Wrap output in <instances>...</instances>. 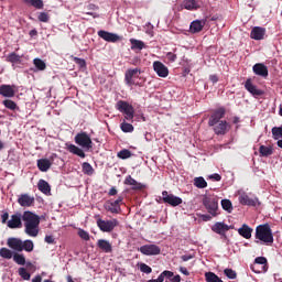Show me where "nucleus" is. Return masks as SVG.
Here are the masks:
<instances>
[{"mask_svg":"<svg viewBox=\"0 0 282 282\" xmlns=\"http://www.w3.org/2000/svg\"><path fill=\"white\" fill-rule=\"evenodd\" d=\"M120 129L123 133H133V124L128 123L127 121H123L120 124Z\"/></svg>","mask_w":282,"mask_h":282,"instance_id":"obj_44","label":"nucleus"},{"mask_svg":"<svg viewBox=\"0 0 282 282\" xmlns=\"http://www.w3.org/2000/svg\"><path fill=\"white\" fill-rule=\"evenodd\" d=\"M23 215L21 213H15L8 220L7 226L11 230H17V228H23Z\"/></svg>","mask_w":282,"mask_h":282,"instance_id":"obj_11","label":"nucleus"},{"mask_svg":"<svg viewBox=\"0 0 282 282\" xmlns=\"http://www.w3.org/2000/svg\"><path fill=\"white\" fill-rule=\"evenodd\" d=\"M44 241L46 243H54V236H50V235L45 236Z\"/></svg>","mask_w":282,"mask_h":282,"instance_id":"obj_59","label":"nucleus"},{"mask_svg":"<svg viewBox=\"0 0 282 282\" xmlns=\"http://www.w3.org/2000/svg\"><path fill=\"white\" fill-rule=\"evenodd\" d=\"M17 86L14 85H1L0 86V96L3 98H14V89Z\"/></svg>","mask_w":282,"mask_h":282,"instance_id":"obj_18","label":"nucleus"},{"mask_svg":"<svg viewBox=\"0 0 282 282\" xmlns=\"http://www.w3.org/2000/svg\"><path fill=\"white\" fill-rule=\"evenodd\" d=\"M22 250H25V252H32L34 250V242L32 240L22 241Z\"/></svg>","mask_w":282,"mask_h":282,"instance_id":"obj_42","label":"nucleus"},{"mask_svg":"<svg viewBox=\"0 0 282 282\" xmlns=\"http://www.w3.org/2000/svg\"><path fill=\"white\" fill-rule=\"evenodd\" d=\"M33 64L39 69V72H45L47 69V65L43 62V59L36 57L33 59Z\"/></svg>","mask_w":282,"mask_h":282,"instance_id":"obj_39","label":"nucleus"},{"mask_svg":"<svg viewBox=\"0 0 282 282\" xmlns=\"http://www.w3.org/2000/svg\"><path fill=\"white\" fill-rule=\"evenodd\" d=\"M172 275H164L165 282H182V276L180 274L174 275L172 271H170Z\"/></svg>","mask_w":282,"mask_h":282,"instance_id":"obj_45","label":"nucleus"},{"mask_svg":"<svg viewBox=\"0 0 282 282\" xmlns=\"http://www.w3.org/2000/svg\"><path fill=\"white\" fill-rule=\"evenodd\" d=\"M130 43H131V50H144L145 47L144 42L140 40L130 39Z\"/></svg>","mask_w":282,"mask_h":282,"instance_id":"obj_38","label":"nucleus"},{"mask_svg":"<svg viewBox=\"0 0 282 282\" xmlns=\"http://www.w3.org/2000/svg\"><path fill=\"white\" fill-rule=\"evenodd\" d=\"M203 221H210L213 219V215L204 214L200 216Z\"/></svg>","mask_w":282,"mask_h":282,"instance_id":"obj_60","label":"nucleus"},{"mask_svg":"<svg viewBox=\"0 0 282 282\" xmlns=\"http://www.w3.org/2000/svg\"><path fill=\"white\" fill-rule=\"evenodd\" d=\"M245 89H247V91H249V94H251L252 96H263L264 91L257 88V86H254V84H252V79H247L245 83Z\"/></svg>","mask_w":282,"mask_h":282,"instance_id":"obj_17","label":"nucleus"},{"mask_svg":"<svg viewBox=\"0 0 282 282\" xmlns=\"http://www.w3.org/2000/svg\"><path fill=\"white\" fill-rule=\"evenodd\" d=\"M250 37L253 39V41H263L265 37V28L254 26L251 30Z\"/></svg>","mask_w":282,"mask_h":282,"instance_id":"obj_21","label":"nucleus"},{"mask_svg":"<svg viewBox=\"0 0 282 282\" xmlns=\"http://www.w3.org/2000/svg\"><path fill=\"white\" fill-rule=\"evenodd\" d=\"M7 245L15 252H23V240L19 238H9Z\"/></svg>","mask_w":282,"mask_h":282,"instance_id":"obj_20","label":"nucleus"},{"mask_svg":"<svg viewBox=\"0 0 282 282\" xmlns=\"http://www.w3.org/2000/svg\"><path fill=\"white\" fill-rule=\"evenodd\" d=\"M6 61L7 63H12V64L21 63V56L15 52H12L6 57Z\"/></svg>","mask_w":282,"mask_h":282,"instance_id":"obj_36","label":"nucleus"},{"mask_svg":"<svg viewBox=\"0 0 282 282\" xmlns=\"http://www.w3.org/2000/svg\"><path fill=\"white\" fill-rule=\"evenodd\" d=\"M0 257H2V259H12V251L8 248H1Z\"/></svg>","mask_w":282,"mask_h":282,"instance_id":"obj_50","label":"nucleus"},{"mask_svg":"<svg viewBox=\"0 0 282 282\" xmlns=\"http://www.w3.org/2000/svg\"><path fill=\"white\" fill-rule=\"evenodd\" d=\"M256 243L261 241L264 246H272L274 243V235L272 234V228L270 224H263L256 227Z\"/></svg>","mask_w":282,"mask_h":282,"instance_id":"obj_2","label":"nucleus"},{"mask_svg":"<svg viewBox=\"0 0 282 282\" xmlns=\"http://www.w3.org/2000/svg\"><path fill=\"white\" fill-rule=\"evenodd\" d=\"M226 116V108H218L214 113L210 116L208 120L209 127H215V124H219L221 118Z\"/></svg>","mask_w":282,"mask_h":282,"instance_id":"obj_13","label":"nucleus"},{"mask_svg":"<svg viewBox=\"0 0 282 282\" xmlns=\"http://www.w3.org/2000/svg\"><path fill=\"white\" fill-rule=\"evenodd\" d=\"M43 278L41 275H36L35 278L32 279V282H42Z\"/></svg>","mask_w":282,"mask_h":282,"instance_id":"obj_64","label":"nucleus"},{"mask_svg":"<svg viewBox=\"0 0 282 282\" xmlns=\"http://www.w3.org/2000/svg\"><path fill=\"white\" fill-rule=\"evenodd\" d=\"M228 132V121H220L216 127H214V133L216 135H226Z\"/></svg>","mask_w":282,"mask_h":282,"instance_id":"obj_29","label":"nucleus"},{"mask_svg":"<svg viewBox=\"0 0 282 282\" xmlns=\"http://www.w3.org/2000/svg\"><path fill=\"white\" fill-rule=\"evenodd\" d=\"M74 63L80 67V69L87 67V62L79 57H73Z\"/></svg>","mask_w":282,"mask_h":282,"instance_id":"obj_52","label":"nucleus"},{"mask_svg":"<svg viewBox=\"0 0 282 282\" xmlns=\"http://www.w3.org/2000/svg\"><path fill=\"white\" fill-rule=\"evenodd\" d=\"M208 180H213L214 182H221V175H219L218 173H214L208 176Z\"/></svg>","mask_w":282,"mask_h":282,"instance_id":"obj_57","label":"nucleus"},{"mask_svg":"<svg viewBox=\"0 0 282 282\" xmlns=\"http://www.w3.org/2000/svg\"><path fill=\"white\" fill-rule=\"evenodd\" d=\"M140 271L144 274H151V272H153V269H151V267H149L147 263H141Z\"/></svg>","mask_w":282,"mask_h":282,"instance_id":"obj_53","label":"nucleus"},{"mask_svg":"<svg viewBox=\"0 0 282 282\" xmlns=\"http://www.w3.org/2000/svg\"><path fill=\"white\" fill-rule=\"evenodd\" d=\"M19 272V276H21V279H23L24 281H30V272H28V269L26 268H20L18 270Z\"/></svg>","mask_w":282,"mask_h":282,"instance_id":"obj_48","label":"nucleus"},{"mask_svg":"<svg viewBox=\"0 0 282 282\" xmlns=\"http://www.w3.org/2000/svg\"><path fill=\"white\" fill-rule=\"evenodd\" d=\"M78 236L80 237V239H83L84 241H89V232H87L84 229H79L78 230Z\"/></svg>","mask_w":282,"mask_h":282,"instance_id":"obj_54","label":"nucleus"},{"mask_svg":"<svg viewBox=\"0 0 282 282\" xmlns=\"http://www.w3.org/2000/svg\"><path fill=\"white\" fill-rule=\"evenodd\" d=\"M224 274L227 276V279H231V280L237 279V272L232 269H225Z\"/></svg>","mask_w":282,"mask_h":282,"instance_id":"obj_51","label":"nucleus"},{"mask_svg":"<svg viewBox=\"0 0 282 282\" xmlns=\"http://www.w3.org/2000/svg\"><path fill=\"white\" fill-rule=\"evenodd\" d=\"M97 247L102 250V252L109 253L113 252V247L111 246V242L105 239H99L97 241Z\"/></svg>","mask_w":282,"mask_h":282,"instance_id":"obj_30","label":"nucleus"},{"mask_svg":"<svg viewBox=\"0 0 282 282\" xmlns=\"http://www.w3.org/2000/svg\"><path fill=\"white\" fill-rule=\"evenodd\" d=\"M230 226L226 225L225 223H216L213 227L212 230L213 232H216V235H226L228 230H230Z\"/></svg>","mask_w":282,"mask_h":282,"instance_id":"obj_24","label":"nucleus"},{"mask_svg":"<svg viewBox=\"0 0 282 282\" xmlns=\"http://www.w3.org/2000/svg\"><path fill=\"white\" fill-rule=\"evenodd\" d=\"M39 21L42 23H47L50 21V15L46 12H41L37 17Z\"/></svg>","mask_w":282,"mask_h":282,"instance_id":"obj_55","label":"nucleus"},{"mask_svg":"<svg viewBox=\"0 0 282 282\" xmlns=\"http://www.w3.org/2000/svg\"><path fill=\"white\" fill-rule=\"evenodd\" d=\"M6 109H10L11 111H14L17 109V102H14L12 99H6L2 101Z\"/></svg>","mask_w":282,"mask_h":282,"instance_id":"obj_47","label":"nucleus"},{"mask_svg":"<svg viewBox=\"0 0 282 282\" xmlns=\"http://www.w3.org/2000/svg\"><path fill=\"white\" fill-rule=\"evenodd\" d=\"M24 223V232L29 237H39V226H41V217L33 212L26 210L22 215Z\"/></svg>","mask_w":282,"mask_h":282,"instance_id":"obj_1","label":"nucleus"},{"mask_svg":"<svg viewBox=\"0 0 282 282\" xmlns=\"http://www.w3.org/2000/svg\"><path fill=\"white\" fill-rule=\"evenodd\" d=\"M203 206L206 208L207 213L212 215V217H217V215H219V213H217V210L219 209V203L216 198L208 196L204 197Z\"/></svg>","mask_w":282,"mask_h":282,"instance_id":"obj_5","label":"nucleus"},{"mask_svg":"<svg viewBox=\"0 0 282 282\" xmlns=\"http://www.w3.org/2000/svg\"><path fill=\"white\" fill-rule=\"evenodd\" d=\"M253 69V74H256V76H261L262 78H268V66H265V64L263 63H257L253 65L252 67Z\"/></svg>","mask_w":282,"mask_h":282,"instance_id":"obj_19","label":"nucleus"},{"mask_svg":"<svg viewBox=\"0 0 282 282\" xmlns=\"http://www.w3.org/2000/svg\"><path fill=\"white\" fill-rule=\"evenodd\" d=\"M26 6L35 8V10H43L44 3L43 0H23Z\"/></svg>","mask_w":282,"mask_h":282,"instance_id":"obj_33","label":"nucleus"},{"mask_svg":"<svg viewBox=\"0 0 282 282\" xmlns=\"http://www.w3.org/2000/svg\"><path fill=\"white\" fill-rule=\"evenodd\" d=\"M82 171L84 175H94V166H91L88 162H84L82 164Z\"/></svg>","mask_w":282,"mask_h":282,"instance_id":"obj_40","label":"nucleus"},{"mask_svg":"<svg viewBox=\"0 0 282 282\" xmlns=\"http://www.w3.org/2000/svg\"><path fill=\"white\" fill-rule=\"evenodd\" d=\"M108 195L110 197H113V195H118V189H116V187H111L108 192Z\"/></svg>","mask_w":282,"mask_h":282,"instance_id":"obj_61","label":"nucleus"},{"mask_svg":"<svg viewBox=\"0 0 282 282\" xmlns=\"http://www.w3.org/2000/svg\"><path fill=\"white\" fill-rule=\"evenodd\" d=\"M140 74H142V69L140 68H129L124 74V83L128 87H132V85L140 86V83H135L133 78H140Z\"/></svg>","mask_w":282,"mask_h":282,"instance_id":"obj_6","label":"nucleus"},{"mask_svg":"<svg viewBox=\"0 0 282 282\" xmlns=\"http://www.w3.org/2000/svg\"><path fill=\"white\" fill-rule=\"evenodd\" d=\"M166 58H167V61H170V63H175V61H177V54H175L173 52H167Z\"/></svg>","mask_w":282,"mask_h":282,"instance_id":"obj_56","label":"nucleus"},{"mask_svg":"<svg viewBox=\"0 0 282 282\" xmlns=\"http://www.w3.org/2000/svg\"><path fill=\"white\" fill-rule=\"evenodd\" d=\"M194 186H196V188H206L208 183L203 176H198L194 178Z\"/></svg>","mask_w":282,"mask_h":282,"instance_id":"obj_37","label":"nucleus"},{"mask_svg":"<svg viewBox=\"0 0 282 282\" xmlns=\"http://www.w3.org/2000/svg\"><path fill=\"white\" fill-rule=\"evenodd\" d=\"M139 251L145 257H155L161 254L162 248H160L158 245H144L140 247Z\"/></svg>","mask_w":282,"mask_h":282,"instance_id":"obj_9","label":"nucleus"},{"mask_svg":"<svg viewBox=\"0 0 282 282\" xmlns=\"http://www.w3.org/2000/svg\"><path fill=\"white\" fill-rule=\"evenodd\" d=\"M162 195H163L162 202L173 207L180 206V204H182L183 202L182 197L170 194L167 191H163Z\"/></svg>","mask_w":282,"mask_h":282,"instance_id":"obj_10","label":"nucleus"},{"mask_svg":"<svg viewBox=\"0 0 282 282\" xmlns=\"http://www.w3.org/2000/svg\"><path fill=\"white\" fill-rule=\"evenodd\" d=\"M267 263L268 259L265 257H258L254 259V262L250 265V268L256 274H261V269H259V265H265Z\"/></svg>","mask_w":282,"mask_h":282,"instance_id":"obj_23","label":"nucleus"},{"mask_svg":"<svg viewBox=\"0 0 282 282\" xmlns=\"http://www.w3.org/2000/svg\"><path fill=\"white\" fill-rule=\"evenodd\" d=\"M182 8L193 12L195 10H199V8H202V6L199 4V2H197V0H183Z\"/></svg>","mask_w":282,"mask_h":282,"instance_id":"obj_26","label":"nucleus"},{"mask_svg":"<svg viewBox=\"0 0 282 282\" xmlns=\"http://www.w3.org/2000/svg\"><path fill=\"white\" fill-rule=\"evenodd\" d=\"M259 153L261 158H269L274 151L272 150V147L260 145Z\"/></svg>","mask_w":282,"mask_h":282,"instance_id":"obj_34","label":"nucleus"},{"mask_svg":"<svg viewBox=\"0 0 282 282\" xmlns=\"http://www.w3.org/2000/svg\"><path fill=\"white\" fill-rule=\"evenodd\" d=\"M66 149L67 151H69V153H73V155H77L78 158H82V159L86 158L85 151L78 148V145L66 143Z\"/></svg>","mask_w":282,"mask_h":282,"instance_id":"obj_25","label":"nucleus"},{"mask_svg":"<svg viewBox=\"0 0 282 282\" xmlns=\"http://www.w3.org/2000/svg\"><path fill=\"white\" fill-rule=\"evenodd\" d=\"M172 273L169 270L163 271L158 279L149 280L148 282H164V276H171Z\"/></svg>","mask_w":282,"mask_h":282,"instance_id":"obj_46","label":"nucleus"},{"mask_svg":"<svg viewBox=\"0 0 282 282\" xmlns=\"http://www.w3.org/2000/svg\"><path fill=\"white\" fill-rule=\"evenodd\" d=\"M97 226L101 232H112V230L118 226V219L113 218L111 220H102V218H99L97 220Z\"/></svg>","mask_w":282,"mask_h":282,"instance_id":"obj_8","label":"nucleus"},{"mask_svg":"<svg viewBox=\"0 0 282 282\" xmlns=\"http://www.w3.org/2000/svg\"><path fill=\"white\" fill-rule=\"evenodd\" d=\"M8 219H10V214L8 212H4L2 215H1V224H8Z\"/></svg>","mask_w":282,"mask_h":282,"instance_id":"obj_58","label":"nucleus"},{"mask_svg":"<svg viewBox=\"0 0 282 282\" xmlns=\"http://www.w3.org/2000/svg\"><path fill=\"white\" fill-rule=\"evenodd\" d=\"M98 37L102 39L107 43H118V41H122V37L116 33H111L109 31L100 30L97 32Z\"/></svg>","mask_w":282,"mask_h":282,"instance_id":"obj_12","label":"nucleus"},{"mask_svg":"<svg viewBox=\"0 0 282 282\" xmlns=\"http://www.w3.org/2000/svg\"><path fill=\"white\" fill-rule=\"evenodd\" d=\"M221 207H223L227 213H232V202H230V199H223V200H221Z\"/></svg>","mask_w":282,"mask_h":282,"instance_id":"obj_49","label":"nucleus"},{"mask_svg":"<svg viewBox=\"0 0 282 282\" xmlns=\"http://www.w3.org/2000/svg\"><path fill=\"white\" fill-rule=\"evenodd\" d=\"M124 184L127 186H133V191H142V183H138L134 178L131 177V175H128L124 180Z\"/></svg>","mask_w":282,"mask_h":282,"instance_id":"obj_32","label":"nucleus"},{"mask_svg":"<svg viewBox=\"0 0 282 282\" xmlns=\"http://www.w3.org/2000/svg\"><path fill=\"white\" fill-rule=\"evenodd\" d=\"M153 69L160 78H166L169 76V67L160 61L153 62Z\"/></svg>","mask_w":282,"mask_h":282,"instance_id":"obj_14","label":"nucleus"},{"mask_svg":"<svg viewBox=\"0 0 282 282\" xmlns=\"http://www.w3.org/2000/svg\"><path fill=\"white\" fill-rule=\"evenodd\" d=\"M37 169L42 173H47L52 169V162L48 159H40L37 160Z\"/></svg>","mask_w":282,"mask_h":282,"instance_id":"obj_31","label":"nucleus"},{"mask_svg":"<svg viewBox=\"0 0 282 282\" xmlns=\"http://www.w3.org/2000/svg\"><path fill=\"white\" fill-rule=\"evenodd\" d=\"M239 202L242 206H261L259 198H250L247 194L240 195Z\"/></svg>","mask_w":282,"mask_h":282,"instance_id":"obj_16","label":"nucleus"},{"mask_svg":"<svg viewBox=\"0 0 282 282\" xmlns=\"http://www.w3.org/2000/svg\"><path fill=\"white\" fill-rule=\"evenodd\" d=\"M131 155L132 153L128 149H123L117 153V158H119V160H129Z\"/></svg>","mask_w":282,"mask_h":282,"instance_id":"obj_43","label":"nucleus"},{"mask_svg":"<svg viewBox=\"0 0 282 282\" xmlns=\"http://www.w3.org/2000/svg\"><path fill=\"white\" fill-rule=\"evenodd\" d=\"M182 261H191V259H193L192 254H185L181 257Z\"/></svg>","mask_w":282,"mask_h":282,"instance_id":"obj_62","label":"nucleus"},{"mask_svg":"<svg viewBox=\"0 0 282 282\" xmlns=\"http://www.w3.org/2000/svg\"><path fill=\"white\" fill-rule=\"evenodd\" d=\"M13 261L18 265H25V256H23V253H14Z\"/></svg>","mask_w":282,"mask_h":282,"instance_id":"obj_41","label":"nucleus"},{"mask_svg":"<svg viewBox=\"0 0 282 282\" xmlns=\"http://www.w3.org/2000/svg\"><path fill=\"white\" fill-rule=\"evenodd\" d=\"M206 20H194L189 25V31L192 34H198V32H202V30H204Z\"/></svg>","mask_w":282,"mask_h":282,"instance_id":"obj_22","label":"nucleus"},{"mask_svg":"<svg viewBox=\"0 0 282 282\" xmlns=\"http://www.w3.org/2000/svg\"><path fill=\"white\" fill-rule=\"evenodd\" d=\"M252 232H253V229L247 224H243L238 229V235H240V237H243V239H252Z\"/></svg>","mask_w":282,"mask_h":282,"instance_id":"obj_27","label":"nucleus"},{"mask_svg":"<svg viewBox=\"0 0 282 282\" xmlns=\"http://www.w3.org/2000/svg\"><path fill=\"white\" fill-rule=\"evenodd\" d=\"M37 188L43 195H51L52 194V187L50 186V183L47 181L41 178L37 182Z\"/></svg>","mask_w":282,"mask_h":282,"instance_id":"obj_28","label":"nucleus"},{"mask_svg":"<svg viewBox=\"0 0 282 282\" xmlns=\"http://www.w3.org/2000/svg\"><path fill=\"white\" fill-rule=\"evenodd\" d=\"M35 202L34 196H30V194H21L18 197V204L22 206V208H30Z\"/></svg>","mask_w":282,"mask_h":282,"instance_id":"obj_15","label":"nucleus"},{"mask_svg":"<svg viewBox=\"0 0 282 282\" xmlns=\"http://www.w3.org/2000/svg\"><path fill=\"white\" fill-rule=\"evenodd\" d=\"M75 142L78 144V147H82V149H85L86 151L94 149V141H91V137H89L87 132L77 133L75 135Z\"/></svg>","mask_w":282,"mask_h":282,"instance_id":"obj_4","label":"nucleus"},{"mask_svg":"<svg viewBox=\"0 0 282 282\" xmlns=\"http://www.w3.org/2000/svg\"><path fill=\"white\" fill-rule=\"evenodd\" d=\"M209 80H212L213 83H219V77L217 75H210Z\"/></svg>","mask_w":282,"mask_h":282,"instance_id":"obj_63","label":"nucleus"},{"mask_svg":"<svg viewBox=\"0 0 282 282\" xmlns=\"http://www.w3.org/2000/svg\"><path fill=\"white\" fill-rule=\"evenodd\" d=\"M122 196H119L116 200H107L104 205L105 210L112 215H120V204H122Z\"/></svg>","mask_w":282,"mask_h":282,"instance_id":"obj_7","label":"nucleus"},{"mask_svg":"<svg viewBox=\"0 0 282 282\" xmlns=\"http://www.w3.org/2000/svg\"><path fill=\"white\" fill-rule=\"evenodd\" d=\"M205 281L207 282H224L219 275L215 274L214 272H206L205 273Z\"/></svg>","mask_w":282,"mask_h":282,"instance_id":"obj_35","label":"nucleus"},{"mask_svg":"<svg viewBox=\"0 0 282 282\" xmlns=\"http://www.w3.org/2000/svg\"><path fill=\"white\" fill-rule=\"evenodd\" d=\"M116 109L117 111H120V113H124L126 120L131 121L135 116V109L133 108V106L124 100H119L116 104Z\"/></svg>","mask_w":282,"mask_h":282,"instance_id":"obj_3","label":"nucleus"}]
</instances>
